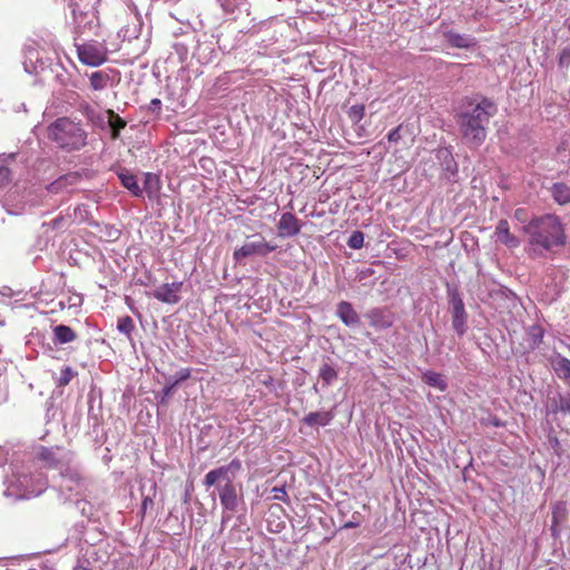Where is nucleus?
<instances>
[{"label": "nucleus", "mask_w": 570, "mask_h": 570, "mask_svg": "<svg viewBox=\"0 0 570 570\" xmlns=\"http://www.w3.org/2000/svg\"><path fill=\"white\" fill-rule=\"evenodd\" d=\"M337 371L328 363H323L318 371V377L324 386L332 385L337 380Z\"/></svg>", "instance_id": "obj_28"}, {"label": "nucleus", "mask_w": 570, "mask_h": 570, "mask_svg": "<svg viewBox=\"0 0 570 570\" xmlns=\"http://www.w3.org/2000/svg\"><path fill=\"white\" fill-rule=\"evenodd\" d=\"M70 453L62 448H45L40 446L37 451V458L47 468L58 469L60 472L69 464Z\"/></svg>", "instance_id": "obj_11"}, {"label": "nucleus", "mask_w": 570, "mask_h": 570, "mask_svg": "<svg viewBox=\"0 0 570 570\" xmlns=\"http://www.w3.org/2000/svg\"><path fill=\"white\" fill-rule=\"evenodd\" d=\"M558 67L568 70L570 67V43L561 49L558 56Z\"/></svg>", "instance_id": "obj_34"}, {"label": "nucleus", "mask_w": 570, "mask_h": 570, "mask_svg": "<svg viewBox=\"0 0 570 570\" xmlns=\"http://www.w3.org/2000/svg\"><path fill=\"white\" fill-rule=\"evenodd\" d=\"M190 377L189 368H180L174 376L166 379V385L164 386L161 394L163 400L168 399L173 395L176 386Z\"/></svg>", "instance_id": "obj_17"}, {"label": "nucleus", "mask_w": 570, "mask_h": 570, "mask_svg": "<svg viewBox=\"0 0 570 570\" xmlns=\"http://www.w3.org/2000/svg\"><path fill=\"white\" fill-rule=\"evenodd\" d=\"M358 525H360V521L354 519V520L345 522L343 528L344 529H354V528H357Z\"/></svg>", "instance_id": "obj_47"}, {"label": "nucleus", "mask_w": 570, "mask_h": 570, "mask_svg": "<svg viewBox=\"0 0 570 570\" xmlns=\"http://www.w3.org/2000/svg\"><path fill=\"white\" fill-rule=\"evenodd\" d=\"M448 42L456 48H470L475 45L474 38L468 35H461L454 31H448L445 33Z\"/></svg>", "instance_id": "obj_22"}, {"label": "nucleus", "mask_w": 570, "mask_h": 570, "mask_svg": "<svg viewBox=\"0 0 570 570\" xmlns=\"http://www.w3.org/2000/svg\"><path fill=\"white\" fill-rule=\"evenodd\" d=\"M194 56L200 61L202 63H208L213 61V58L215 56V49L212 41H198Z\"/></svg>", "instance_id": "obj_20"}, {"label": "nucleus", "mask_w": 570, "mask_h": 570, "mask_svg": "<svg viewBox=\"0 0 570 570\" xmlns=\"http://www.w3.org/2000/svg\"><path fill=\"white\" fill-rule=\"evenodd\" d=\"M423 380L430 386L436 387L440 391H445L448 387L446 381L443 375L433 371H428L423 374Z\"/></svg>", "instance_id": "obj_29"}, {"label": "nucleus", "mask_w": 570, "mask_h": 570, "mask_svg": "<svg viewBox=\"0 0 570 570\" xmlns=\"http://www.w3.org/2000/svg\"><path fill=\"white\" fill-rule=\"evenodd\" d=\"M76 372L70 367L66 366L61 370L60 376L58 379L59 386H66L70 383V381L75 377Z\"/></svg>", "instance_id": "obj_38"}, {"label": "nucleus", "mask_w": 570, "mask_h": 570, "mask_svg": "<svg viewBox=\"0 0 570 570\" xmlns=\"http://www.w3.org/2000/svg\"><path fill=\"white\" fill-rule=\"evenodd\" d=\"M252 240L246 242L242 247L235 249L233 256L236 262L250 256H266L274 252L277 246L265 240V238L257 234L252 236Z\"/></svg>", "instance_id": "obj_9"}, {"label": "nucleus", "mask_w": 570, "mask_h": 570, "mask_svg": "<svg viewBox=\"0 0 570 570\" xmlns=\"http://www.w3.org/2000/svg\"><path fill=\"white\" fill-rule=\"evenodd\" d=\"M336 316L348 327H355L360 324V316L350 302L342 301L337 304Z\"/></svg>", "instance_id": "obj_15"}, {"label": "nucleus", "mask_w": 570, "mask_h": 570, "mask_svg": "<svg viewBox=\"0 0 570 570\" xmlns=\"http://www.w3.org/2000/svg\"><path fill=\"white\" fill-rule=\"evenodd\" d=\"M524 316L525 309L521 301L509 288L501 286V324L511 338L523 328Z\"/></svg>", "instance_id": "obj_7"}, {"label": "nucleus", "mask_w": 570, "mask_h": 570, "mask_svg": "<svg viewBox=\"0 0 570 570\" xmlns=\"http://www.w3.org/2000/svg\"><path fill=\"white\" fill-rule=\"evenodd\" d=\"M151 489L154 492L156 491V483L153 484Z\"/></svg>", "instance_id": "obj_52"}, {"label": "nucleus", "mask_w": 570, "mask_h": 570, "mask_svg": "<svg viewBox=\"0 0 570 570\" xmlns=\"http://www.w3.org/2000/svg\"><path fill=\"white\" fill-rule=\"evenodd\" d=\"M240 470V460L233 459L228 464L210 470L204 478L203 483L206 488L214 485L217 488L223 508L222 524L232 519L233 513L237 512L239 504L243 502L242 488L234 483Z\"/></svg>", "instance_id": "obj_1"}, {"label": "nucleus", "mask_w": 570, "mask_h": 570, "mask_svg": "<svg viewBox=\"0 0 570 570\" xmlns=\"http://www.w3.org/2000/svg\"><path fill=\"white\" fill-rule=\"evenodd\" d=\"M181 282L165 283L154 289L151 296L166 304H177L180 301Z\"/></svg>", "instance_id": "obj_12"}, {"label": "nucleus", "mask_w": 570, "mask_h": 570, "mask_svg": "<svg viewBox=\"0 0 570 570\" xmlns=\"http://www.w3.org/2000/svg\"><path fill=\"white\" fill-rule=\"evenodd\" d=\"M501 243H504L511 247H515L519 244L518 239L515 237H513L512 235H510L509 228H508V223L502 219H501Z\"/></svg>", "instance_id": "obj_33"}, {"label": "nucleus", "mask_w": 570, "mask_h": 570, "mask_svg": "<svg viewBox=\"0 0 570 570\" xmlns=\"http://www.w3.org/2000/svg\"><path fill=\"white\" fill-rule=\"evenodd\" d=\"M549 444L552 448L553 452L558 456H561V454L563 452V449L561 446V443H560L559 439L557 436L549 435Z\"/></svg>", "instance_id": "obj_41"}, {"label": "nucleus", "mask_w": 570, "mask_h": 570, "mask_svg": "<svg viewBox=\"0 0 570 570\" xmlns=\"http://www.w3.org/2000/svg\"><path fill=\"white\" fill-rule=\"evenodd\" d=\"M527 336H528V348L534 350L542 343V340L544 336V330L539 325H532L527 331Z\"/></svg>", "instance_id": "obj_26"}, {"label": "nucleus", "mask_w": 570, "mask_h": 570, "mask_svg": "<svg viewBox=\"0 0 570 570\" xmlns=\"http://www.w3.org/2000/svg\"><path fill=\"white\" fill-rule=\"evenodd\" d=\"M347 114L353 122H360L365 115V107L364 105H353Z\"/></svg>", "instance_id": "obj_36"}, {"label": "nucleus", "mask_w": 570, "mask_h": 570, "mask_svg": "<svg viewBox=\"0 0 570 570\" xmlns=\"http://www.w3.org/2000/svg\"><path fill=\"white\" fill-rule=\"evenodd\" d=\"M370 325L377 330H385L392 326L393 317L391 313L384 308H373L366 313Z\"/></svg>", "instance_id": "obj_14"}, {"label": "nucleus", "mask_w": 570, "mask_h": 570, "mask_svg": "<svg viewBox=\"0 0 570 570\" xmlns=\"http://www.w3.org/2000/svg\"><path fill=\"white\" fill-rule=\"evenodd\" d=\"M557 411L562 413H570V393H567L564 395H559V399L557 401Z\"/></svg>", "instance_id": "obj_39"}, {"label": "nucleus", "mask_w": 570, "mask_h": 570, "mask_svg": "<svg viewBox=\"0 0 570 570\" xmlns=\"http://www.w3.org/2000/svg\"><path fill=\"white\" fill-rule=\"evenodd\" d=\"M272 492L274 493V494H273V498H274L275 500H279V501L285 502V501H287V499H288L287 493H286V491H285V489H284V488L274 487V488L272 489Z\"/></svg>", "instance_id": "obj_42"}, {"label": "nucleus", "mask_w": 570, "mask_h": 570, "mask_svg": "<svg viewBox=\"0 0 570 570\" xmlns=\"http://www.w3.org/2000/svg\"><path fill=\"white\" fill-rule=\"evenodd\" d=\"M277 229L281 237H292L299 233L301 225L295 215L284 213L278 220Z\"/></svg>", "instance_id": "obj_13"}, {"label": "nucleus", "mask_w": 570, "mask_h": 570, "mask_svg": "<svg viewBox=\"0 0 570 570\" xmlns=\"http://www.w3.org/2000/svg\"><path fill=\"white\" fill-rule=\"evenodd\" d=\"M400 138H401V134H400V128L399 127L393 129V130H391L389 132V135H387V139L391 142H396V141L400 140Z\"/></svg>", "instance_id": "obj_44"}, {"label": "nucleus", "mask_w": 570, "mask_h": 570, "mask_svg": "<svg viewBox=\"0 0 570 570\" xmlns=\"http://www.w3.org/2000/svg\"><path fill=\"white\" fill-rule=\"evenodd\" d=\"M551 193L554 198V200L560 204L564 205L570 203V187L564 183H556L551 187Z\"/></svg>", "instance_id": "obj_24"}, {"label": "nucleus", "mask_w": 570, "mask_h": 570, "mask_svg": "<svg viewBox=\"0 0 570 570\" xmlns=\"http://www.w3.org/2000/svg\"><path fill=\"white\" fill-rule=\"evenodd\" d=\"M531 244L544 249L566 244V234L559 218L554 215H544L531 219L528 226Z\"/></svg>", "instance_id": "obj_5"}, {"label": "nucleus", "mask_w": 570, "mask_h": 570, "mask_svg": "<svg viewBox=\"0 0 570 570\" xmlns=\"http://www.w3.org/2000/svg\"><path fill=\"white\" fill-rule=\"evenodd\" d=\"M551 363L560 377L570 379V360L557 355Z\"/></svg>", "instance_id": "obj_30"}, {"label": "nucleus", "mask_w": 570, "mask_h": 570, "mask_svg": "<svg viewBox=\"0 0 570 570\" xmlns=\"http://www.w3.org/2000/svg\"><path fill=\"white\" fill-rule=\"evenodd\" d=\"M77 340V333L67 325L59 324L52 327V342L55 345H63Z\"/></svg>", "instance_id": "obj_16"}, {"label": "nucleus", "mask_w": 570, "mask_h": 570, "mask_svg": "<svg viewBox=\"0 0 570 570\" xmlns=\"http://www.w3.org/2000/svg\"><path fill=\"white\" fill-rule=\"evenodd\" d=\"M118 178L121 185L128 189L134 196L140 197L142 195V189L140 188L137 177L127 169H121L118 173Z\"/></svg>", "instance_id": "obj_18"}, {"label": "nucleus", "mask_w": 570, "mask_h": 570, "mask_svg": "<svg viewBox=\"0 0 570 570\" xmlns=\"http://www.w3.org/2000/svg\"><path fill=\"white\" fill-rule=\"evenodd\" d=\"M334 419V414L328 411L309 412L303 417L304 424L308 426H326Z\"/></svg>", "instance_id": "obj_19"}, {"label": "nucleus", "mask_w": 570, "mask_h": 570, "mask_svg": "<svg viewBox=\"0 0 570 570\" xmlns=\"http://www.w3.org/2000/svg\"><path fill=\"white\" fill-rule=\"evenodd\" d=\"M347 245L352 249H360L364 245V234L360 230H355L351 234Z\"/></svg>", "instance_id": "obj_35"}, {"label": "nucleus", "mask_w": 570, "mask_h": 570, "mask_svg": "<svg viewBox=\"0 0 570 570\" xmlns=\"http://www.w3.org/2000/svg\"><path fill=\"white\" fill-rule=\"evenodd\" d=\"M497 106L484 98H465L458 115L462 138L472 145H480L487 136L485 125L495 115Z\"/></svg>", "instance_id": "obj_2"}, {"label": "nucleus", "mask_w": 570, "mask_h": 570, "mask_svg": "<svg viewBox=\"0 0 570 570\" xmlns=\"http://www.w3.org/2000/svg\"><path fill=\"white\" fill-rule=\"evenodd\" d=\"M153 499L150 495H144L142 502H141V512L146 513L147 509L153 505Z\"/></svg>", "instance_id": "obj_45"}, {"label": "nucleus", "mask_w": 570, "mask_h": 570, "mask_svg": "<svg viewBox=\"0 0 570 570\" xmlns=\"http://www.w3.org/2000/svg\"><path fill=\"white\" fill-rule=\"evenodd\" d=\"M91 481L82 476L76 466H66L60 472V482L58 485L59 493L65 501L76 498V503L87 504L86 498L90 495ZM82 514H86V508H81Z\"/></svg>", "instance_id": "obj_6"}, {"label": "nucleus", "mask_w": 570, "mask_h": 570, "mask_svg": "<svg viewBox=\"0 0 570 570\" xmlns=\"http://www.w3.org/2000/svg\"><path fill=\"white\" fill-rule=\"evenodd\" d=\"M9 180H10V170L4 166H0V186L7 184Z\"/></svg>", "instance_id": "obj_43"}, {"label": "nucleus", "mask_w": 570, "mask_h": 570, "mask_svg": "<svg viewBox=\"0 0 570 570\" xmlns=\"http://www.w3.org/2000/svg\"><path fill=\"white\" fill-rule=\"evenodd\" d=\"M567 519V507L563 502L554 504L552 510V523L559 524Z\"/></svg>", "instance_id": "obj_32"}, {"label": "nucleus", "mask_w": 570, "mask_h": 570, "mask_svg": "<svg viewBox=\"0 0 570 570\" xmlns=\"http://www.w3.org/2000/svg\"><path fill=\"white\" fill-rule=\"evenodd\" d=\"M448 298L451 306L452 327L459 336H463L468 331V314L462 296L455 286H448Z\"/></svg>", "instance_id": "obj_8"}, {"label": "nucleus", "mask_w": 570, "mask_h": 570, "mask_svg": "<svg viewBox=\"0 0 570 570\" xmlns=\"http://www.w3.org/2000/svg\"><path fill=\"white\" fill-rule=\"evenodd\" d=\"M144 189L149 197L155 196L160 190V180L156 174L145 173Z\"/></svg>", "instance_id": "obj_27"}, {"label": "nucleus", "mask_w": 570, "mask_h": 570, "mask_svg": "<svg viewBox=\"0 0 570 570\" xmlns=\"http://www.w3.org/2000/svg\"><path fill=\"white\" fill-rule=\"evenodd\" d=\"M3 494L13 500L30 499L40 495L48 487L47 478L41 472H31L28 466H14L6 479Z\"/></svg>", "instance_id": "obj_3"}, {"label": "nucleus", "mask_w": 570, "mask_h": 570, "mask_svg": "<svg viewBox=\"0 0 570 570\" xmlns=\"http://www.w3.org/2000/svg\"><path fill=\"white\" fill-rule=\"evenodd\" d=\"M78 180L77 174H68L60 176L58 179L48 185L47 189L49 193L58 194L67 190L69 186L76 184Z\"/></svg>", "instance_id": "obj_21"}, {"label": "nucleus", "mask_w": 570, "mask_h": 570, "mask_svg": "<svg viewBox=\"0 0 570 570\" xmlns=\"http://www.w3.org/2000/svg\"><path fill=\"white\" fill-rule=\"evenodd\" d=\"M7 461L2 448H0V465Z\"/></svg>", "instance_id": "obj_51"}, {"label": "nucleus", "mask_w": 570, "mask_h": 570, "mask_svg": "<svg viewBox=\"0 0 570 570\" xmlns=\"http://www.w3.org/2000/svg\"><path fill=\"white\" fill-rule=\"evenodd\" d=\"M515 216L520 220H527V213H525L524 209H517L515 210Z\"/></svg>", "instance_id": "obj_48"}, {"label": "nucleus", "mask_w": 570, "mask_h": 570, "mask_svg": "<svg viewBox=\"0 0 570 570\" xmlns=\"http://www.w3.org/2000/svg\"><path fill=\"white\" fill-rule=\"evenodd\" d=\"M550 530L553 537L558 535V524L552 523Z\"/></svg>", "instance_id": "obj_50"}, {"label": "nucleus", "mask_w": 570, "mask_h": 570, "mask_svg": "<svg viewBox=\"0 0 570 570\" xmlns=\"http://www.w3.org/2000/svg\"><path fill=\"white\" fill-rule=\"evenodd\" d=\"M222 9L228 13L234 14L236 12L248 13V1L247 0H218Z\"/></svg>", "instance_id": "obj_23"}, {"label": "nucleus", "mask_w": 570, "mask_h": 570, "mask_svg": "<svg viewBox=\"0 0 570 570\" xmlns=\"http://www.w3.org/2000/svg\"><path fill=\"white\" fill-rule=\"evenodd\" d=\"M112 119L110 120V127L112 129V138H117L119 135V131L125 128L126 121L121 119L119 116L115 115L112 111H110Z\"/></svg>", "instance_id": "obj_37"}, {"label": "nucleus", "mask_w": 570, "mask_h": 570, "mask_svg": "<svg viewBox=\"0 0 570 570\" xmlns=\"http://www.w3.org/2000/svg\"><path fill=\"white\" fill-rule=\"evenodd\" d=\"M174 52L177 55L180 62H184L188 57V47L184 43L176 42L173 45Z\"/></svg>", "instance_id": "obj_40"}, {"label": "nucleus", "mask_w": 570, "mask_h": 570, "mask_svg": "<svg viewBox=\"0 0 570 570\" xmlns=\"http://www.w3.org/2000/svg\"><path fill=\"white\" fill-rule=\"evenodd\" d=\"M89 81L94 90H104L110 82V76L104 70L94 71L89 76Z\"/></svg>", "instance_id": "obj_25"}, {"label": "nucleus", "mask_w": 570, "mask_h": 570, "mask_svg": "<svg viewBox=\"0 0 570 570\" xmlns=\"http://www.w3.org/2000/svg\"><path fill=\"white\" fill-rule=\"evenodd\" d=\"M117 328L120 333L131 338V333L135 330L134 321L130 316H124L118 320Z\"/></svg>", "instance_id": "obj_31"}, {"label": "nucleus", "mask_w": 570, "mask_h": 570, "mask_svg": "<svg viewBox=\"0 0 570 570\" xmlns=\"http://www.w3.org/2000/svg\"><path fill=\"white\" fill-rule=\"evenodd\" d=\"M569 28H570V24H569Z\"/></svg>", "instance_id": "obj_53"}, {"label": "nucleus", "mask_w": 570, "mask_h": 570, "mask_svg": "<svg viewBox=\"0 0 570 570\" xmlns=\"http://www.w3.org/2000/svg\"><path fill=\"white\" fill-rule=\"evenodd\" d=\"M47 137L58 148L72 153L87 145L88 132L81 121L60 117L47 127Z\"/></svg>", "instance_id": "obj_4"}, {"label": "nucleus", "mask_w": 570, "mask_h": 570, "mask_svg": "<svg viewBox=\"0 0 570 570\" xmlns=\"http://www.w3.org/2000/svg\"><path fill=\"white\" fill-rule=\"evenodd\" d=\"M61 222H62V218H61V217H60V218H55V219L52 220V226H53L55 228H59V227H60V225H61Z\"/></svg>", "instance_id": "obj_49"}, {"label": "nucleus", "mask_w": 570, "mask_h": 570, "mask_svg": "<svg viewBox=\"0 0 570 570\" xmlns=\"http://www.w3.org/2000/svg\"><path fill=\"white\" fill-rule=\"evenodd\" d=\"M79 60L90 67H98L107 60L106 48L97 41L76 43Z\"/></svg>", "instance_id": "obj_10"}, {"label": "nucleus", "mask_w": 570, "mask_h": 570, "mask_svg": "<svg viewBox=\"0 0 570 570\" xmlns=\"http://www.w3.org/2000/svg\"><path fill=\"white\" fill-rule=\"evenodd\" d=\"M161 108V101L158 98H155L150 101L149 109L151 111H159Z\"/></svg>", "instance_id": "obj_46"}]
</instances>
